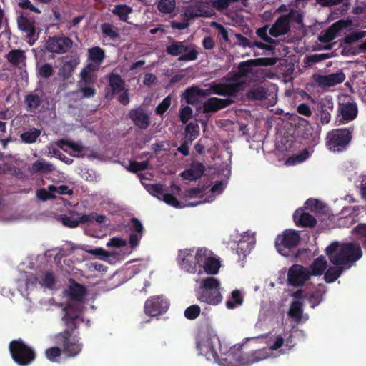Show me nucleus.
<instances>
[{"label": "nucleus", "mask_w": 366, "mask_h": 366, "mask_svg": "<svg viewBox=\"0 0 366 366\" xmlns=\"http://www.w3.org/2000/svg\"><path fill=\"white\" fill-rule=\"evenodd\" d=\"M268 357L267 351L263 350H257L251 353L243 355L241 350L237 353L230 352L224 361L227 362L228 359L237 360V365L227 366H250L253 363L264 360Z\"/></svg>", "instance_id": "obj_10"}, {"label": "nucleus", "mask_w": 366, "mask_h": 366, "mask_svg": "<svg viewBox=\"0 0 366 366\" xmlns=\"http://www.w3.org/2000/svg\"><path fill=\"white\" fill-rule=\"evenodd\" d=\"M55 341H56V340H55ZM56 344L57 345V343H56ZM58 345H59V344H58ZM59 346L62 347V350L59 347H49L46 350L45 355L49 361L54 362H58L57 358L61 355L62 352L65 353L66 357H74V356H69L66 352H64L63 346H61L60 345H59Z\"/></svg>", "instance_id": "obj_38"}, {"label": "nucleus", "mask_w": 366, "mask_h": 366, "mask_svg": "<svg viewBox=\"0 0 366 366\" xmlns=\"http://www.w3.org/2000/svg\"><path fill=\"white\" fill-rule=\"evenodd\" d=\"M148 192L153 196L161 199L164 194L163 185L161 184H152L148 186Z\"/></svg>", "instance_id": "obj_61"}, {"label": "nucleus", "mask_w": 366, "mask_h": 366, "mask_svg": "<svg viewBox=\"0 0 366 366\" xmlns=\"http://www.w3.org/2000/svg\"><path fill=\"white\" fill-rule=\"evenodd\" d=\"M334 102L332 97L330 95L321 99L317 104V117L322 125L328 124L331 120V112L333 111Z\"/></svg>", "instance_id": "obj_18"}, {"label": "nucleus", "mask_w": 366, "mask_h": 366, "mask_svg": "<svg viewBox=\"0 0 366 366\" xmlns=\"http://www.w3.org/2000/svg\"><path fill=\"white\" fill-rule=\"evenodd\" d=\"M205 172L204 165L199 162H192L190 168L181 173L183 179L195 181L200 178Z\"/></svg>", "instance_id": "obj_27"}, {"label": "nucleus", "mask_w": 366, "mask_h": 366, "mask_svg": "<svg viewBox=\"0 0 366 366\" xmlns=\"http://www.w3.org/2000/svg\"><path fill=\"white\" fill-rule=\"evenodd\" d=\"M59 219L63 225L69 228H75L81 223L80 222V217L79 218H75L74 217H69L66 214H61L59 217Z\"/></svg>", "instance_id": "obj_51"}, {"label": "nucleus", "mask_w": 366, "mask_h": 366, "mask_svg": "<svg viewBox=\"0 0 366 366\" xmlns=\"http://www.w3.org/2000/svg\"><path fill=\"white\" fill-rule=\"evenodd\" d=\"M40 284L45 287L52 288L55 284V277L53 272H46L41 277Z\"/></svg>", "instance_id": "obj_58"}, {"label": "nucleus", "mask_w": 366, "mask_h": 366, "mask_svg": "<svg viewBox=\"0 0 366 366\" xmlns=\"http://www.w3.org/2000/svg\"><path fill=\"white\" fill-rule=\"evenodd\" d=\"M211 255H212L211 250L206 248H199L194 255L197 266L202 267Z\"/></svg>", "instance_id": "obj_46"}, {"label": "nucleus", "mask_w": 366, "mask_h": 366, "mask_svg": "<svg viewBox=\"0 0 366 366\" xmlns=\"http://www.w3.org/2000/svg\"><path fill=\"white\" fill-rule=\"evenodd\" d=\"M303 304L301 301L296 300L291 303L288 315L297 321H300L303 313Z\"/></svg>", "instance_id": "obj_43"}, {"label": "nucleus", "mask_w": 366, "mask_h": 366, "mask_svg": "<svg viewBox=\"0 0 366 366\" xmlns=\"http://www.w3.org/2000/svg\"><path fill=\"white\" fill-rule=\"evenodd\" d=\"M253 237L249 234L244 235L242 240H239L237 244L236 252L239 255V258L244 259L251 249L250 244L253 241Z\"/></svg>", "instance_id": "obj_31"}, {"label": "nucleus", "mask_w": 366, "mask_h": 366, "mask_svg": "<svg viewBox=\"0 0 366 366\" xmlns=\"http://www.w3.org/2000/svg\"><path fill=\"white\" fill-rule=\"evenodd\" d=\"M235 102L232 97H227L225 99L210 97L203 103V113H214L220 109L229 107Z\"/></svg>", "instance_id": "obj_20"}, {"label": "nucleus", "mask_w": 366, "mask_h": 366, "mask_svg": "<svg viewBox=\"0 0 366 366\" xmlns=\"http://www.w3.org/2000/svg\"><path fill=\"white\" fill-rule=\"evenodd\" d=\"M325 291L322 287H317L312 292L305 293L304 297L307 299L311 305V307L314 308L317 306L323 300V295Z\"/></svg>", "instance_id": "obj_32"}, {"label": "nucleus", "mask_w": 366, "mask_h": 366, "mask_svg": "<svg viewBox=\"0 0 366 366\" xmlns=\"http://www.w3.org/2000/svg\"><path fill=\"white\" fill-rule=\"evenodd\" d=\"M202 267L207 274H216L219 270L220 262L211 255Z\"/></svg>", "instance_id": "obj_44"}, {"label": "nucleus", "mask_w": 366, "mask_h": 366, "mask_svg": "<svg viewBox=\"0 0 366 366\" xmlns=\"http://www.w3.org/2000/svg\"><path fill=\"white\" fill-rule=\"evenodd\" d=\"M112 11L122 21L128 22V16L133 12V9L127 4H117L114 6Z\"/></svg>", "instance_id": "obj_35"}, {"label": "nucleus", "mask_w": 366, "mask_h": 366, "mask_svg": "<svg viewBox=\"0 0 366 366\" xmlns=\"http://www.w3.org/2000/svg\"><path fill=\"white\" fill-rule=\"evenodd\" d=\"M242 77L240 76L239 72L232 71L229 72L227 78L225 79L226 83H215L213 82L214 84H223L226 85L229 87H233V92L230 94H219V96L229 97H232L234 99L238 96L239 93L242 92L244 86L245 85V82L244 81H240Z\"/></svg>", "instance_id": "obj_19"}, {"label": "nucleus", "mask_w": 366, "mask_h": 366, "mask_svg": "<svg viewBox=\"0 0 366 366\" xmlns=\"http://www.w3.org/2000/svg\"><path fill=\"white\" fill-rule=\"evenodd\" d=\"M311 276L310 269L300 264L292 265L288 270L287 281L289 285L300 287L307 281Z\"/></svg>", "instance_id": "obj_14"}, {"label": "nucleus", "mask_w": 366, "mask_h": 366, "mask_svg": "<svg viewBox=\"0 0 366 366\" xmlns=\"http://www.w3.org/2000/svg\"><path fill=\"white\" fill-rule=\"evenodd\" d=\"M177 261L181 268L184 271L189 273H195L197 272V264L193 254V250H179Z\"/></svg>", "instance_id": "obj_22"}, {"label": "nucleus", "mask_w": 366, "mask_h": 366, "mask_svg": "<svg viewBox=\"0 0 366 366\" xmlns=\"http://www.w3.org/2000/svg\"><path fill=\"white\" fill-rule=\"evenodd\" d=\"M327 266V261L322 257H319L315 259L310 267V273L313 276H320L323 274Z\"/></svg>", "instance_id": "obj_36"}, {"label": "nucleus", "mask_w": 366, "mask_h": 366, "mask_svg": "<svg viewBox=\"0 0 366 366\" xmlns=\"http://www.w3.org/2000/svg\"><path fill=\"white\" fill-rule=\"evenodd\" d=\"M127 116L133 124L140 129H147L150 125V117L142 107L131 109Z\"/></svg>", "instance_id": "obj_21"}, {"label": "nucleus", "mask_w": 366, "mask_h": 366, "mask_svg": "<svg viewBox=\"0 0 366 366\" xmlns=\"http://www.w3.org/2000/svg\"><path fill=\"white\" fill-rule=\"evenodd\" d=\"M165 51L171 56L178 57L179 61H195L199 54L197 46L186 41L172 40L166 46Z\"/></svg>", "instance_id": "obj_8"}, {"label": "nucleus", "mask_w": 366, "mask_h": 366, "mask_svg": "<svg viewBox=\"0 0 366 366\" xmlns=\"http://www.w3.org/2000/svg\"><path fill=\"white\" fill-rule=\"evenodd\" d=\"M107 217L103 214H99L97 212H92L89 214H82L80 217V222L83 224H92L97 222L99 224L105 223Z\"/></svg>", "instance_id": "obj_40"}, {"label": "nucleus", "mask_w": 366, "mask_h": 366, "mask_svg": "<svg viewBox=\"0 0 366 366\" xmlns=\"http://www.w3.org/2000/svg\"><path fill=\"white\" fill-rule=\"evenodd\" d=\"M55 170L54 166L44 159H39L35 161L30 168L32 174L42 173L49 174Z\"/></svg>", "instance_id": "obj_30"}, {"label": "nucleus", "mask_w": 366, "mask_h": 366, "mask_svg": "<svg viewBox=\"0 0 366 366\" xmlns=\"http://www.w3.org/2000/svg\"><path fill=\"white\" fill-rule=\"evenodd\" d=\"M337 112L338 115L341 117V123L352 121L357 116V105L350 97H345L338 102Z\"/></svg>", "instance_id": "obj_12"}, {"label": "nucleus", "mask_w": 366, "mask_h": 366, "mask_svg": "<svg viewBox=\"0 0 366 366\" xmlns=\"http://www.w3.org/2000/svg\"><path fill=\"white\" fill-rule=\"evenodd\" d=\"M169 307V302L163 295L152 296L144 303V312L151 317L165 313Z\"/></svg>", "instance_id": "obj_11"}, {"label": "nucleus", "mask_w": 366, "mask_h": 366, "mask_svg": "<svg viewBox=\"0 0 366 366\" xmlns=\"http://www.w3.org/2000/svg\"><path fill=\"white\" fill-rule=\"evenodd\" d=\"M172 103V98L169 95L166 97L162 102H160L155 109V112L158 115H162L170 107Z\"/></svg>", "instance_id": "obj_60"}, {"label": "nucleus", "mask_w": 366, "mask_h": 366, "mask_svg": "<svg viewBox=\"0 0 366 366\" xmlns=\"http://www.w3.org/2000/svg\"><path fill=\"white\" fill-rule=\"evenodd\" d=\"M9 350L12 360L19 366H29L36 358L34 348L26 345L21 338L11 341Z\"/></svg>", "instance_id": "obj_7"}, {"label": "nucleus", "mask_w": 366, "mask_h": 366, "mask_svg": "<svg viewBox=\"0 0 366 366\" xmlns=\"http://www.w3.org/2000/svg\"><path fill=\"white\" fill-rule=\"evenodd\" d=\"M345 75L342 71H340L327 75H319L316 79V81L320 86L329 87L341 84L345 81Z\"/></svg>", "instance_id": "obj_26"}, {"label": "nucleus", "mask_w": 366, "mask_h": 366, "mask_svg": "<svg viewBox=\"0 0 366 366\" xmlns=\"http://www.w3.org/2000/svg\"><path fill=\"white\" fill-rule=\"evenodd\" d=\"M48 152L49 154H52L54 157L57 159L61 160L67 164H71L73 162V159L66 157L64 154H63L60 151L56 148L54 145L49 144L46 146Z\"/></svg>", "instance_id": "obj_52"}, {"label": "nucleus", "mask_w": 366, "mask_h": 366, "mask_svg": "<svg viewBox=\"0 0 366 366\" xmlns=\"http://www.w3.org/2000/svg\"><path fill=\"white\" fill-rule=\"evenodd\" d=\"M201 308L198 305H192L186 308L184 315L189 320H195L200 314Z\"/></svg>", "instance_id": "obj_55"}, {"label": "nucleus", "mask_w": 366, "mask_h": 366, "mask_svg": "<svg viewBox=\"0 0 366 366\" xmlns=\"http://www.w3.org/2000/svg\"><path fill=\"white\" fill-rule=\"evenodd\" d=\"M54 69L51 64L44 63L37 66V75L42 79H47L53 76Z\"/></svg>", "instance_id": "obj_49"}, {"label": "nucleus", "mask_w": 366, "mask_h": 366, "mask_svg": "<svg viewBox=\"0 0 366 366\" xmlns=\"http://www.w3.org/2000/svg\"><path fill=\"white\" fill-rule=\"evenodd\" d=\"M209 11H206L200 6H194L187 8L184 12L186 21L194 19L198 16H209Z\"/></svg>", "instance_id": "obj_37"}, {"label": "nucleus", "mask_w": 366, "mask_h": 366, "mask_svg": "<svg viewBox=\"0 0 366 366\" xmlns=\"http://www.w3.org/2000/svg\"><path fill=\"white\" fill-rule=\"evenodd\" d=\"M88 53L89 59L97 64V66L100 65L105 58V52L104 49L99 46H94L89 49Z\"/></svg>", "instance_id": "obj_41"}, {"label": "nucleus", "mask_w": 366, "mask_h": 366, "mask_svg": "<svg viewBox=\"0 0 366 366\" xmlns=\"http://www.w3.org/2000/svg\"><path fill=\"white\" fill-rule=\"evenodd\" d=\"M48 189L50 192H54V193H57L59 194H68L71 195L73 194V190L69 189L67 185H60L59 187H56L54 185H49Z\"/></svg>", "instance_id": "obj_64"}, {"label": "nucleus", "mask_w": 366, "mask_h": 366, "mask_svg": "<svg viewBox=\"0 0 366 366\" xmlns=\"http://www.w3.org/2000/svg\"><path fill=\"white\" fill-rule=\"evenodd\" d=\"M268 28H269V26H267V25H266L263 27L259 28V29H257L256 34L264 41H265L269 44H275L276 41L267 35Z\"/></svg>", "instance_id": "obj_63"}, {"label": "nucleus", "mask_w": 366, "mask_h": 366, "mask_svg": "<svg viewBox=\"0 0 366 366\" xmlns=\"http://www.w3.org/2000/svg\"><path fill=\"white\" fill-rule=\"evenodd\" d=\"M300 241V233L295 230L286 229L275 239V247L280 254L289 256L290 250L295 248Z\"/></svg>", "instance_id": "obj_9"}, {"label": "nucleus", "mask_w": 366, "mask_h": 366, "mask_svg": "<svg viewBox=\"0 0 366 366\" xmlns=\"http://www.w3.org/2000/svg\"><path fill=\"white\" fill-rule=\"evenodd\" d=\"M94 69V68H93L92 64H88L86 67L81 70L80 74L81 78L86 85H89L91 83H92V79H94V77L91 74V71Z\"/></svg>", "instance_id": "obj_59"}, {"label": "nucleus", "mask_w": 366, "mask_h": 366, "mask_svg": "<svg viewBox=\"0 0 366 366\" xmlns=\"http://www.w3.org/2000/svg\"><path fill=\"white\" fill-rule=\"evenodd\" d=\"M109 85L112 88L113 94H117L124 89L125 83L121 76L111 73L108 77Z\"/></svg>", "instance_id": "obj_34"}, {"label": "nucleus", "mask_w": 366, "mask_h": 366, "mask_svg": "<svg viewBox=\"0 0 366 366\" xmlns=\"http://www.w3.org/2000/svg\"><path fill=\"white\" fill-rule=\"evenodd\" d=\"M352 128H338L329 131L325 137L327 148L334 153L345 151L352 139Z\"/></svg>", "instance_id": "obj_6"}, {"label": "nucleus", "mask_w": 366, "mask_h": 366, "mask_svg": "<svg viewBox=\"0 0 366 366\" xmlns=\"http://www.w3.org/2000/svg\"><path fill=\"white\" fill-rule=\"evenodd\" d=\"M290 14L280 16L269 29V34L275 38L286 34L290 29Z\"/></svg>", "instance_id": "obj_24"}, {"label": "nucleus", "mask_w": 366, "mask_h": 366, "mask_svg": "<svg viewBox=\"0 0 366 366\" xmlns=\"http://www.w3.org/2000/svg\"><path fill=\"white\" fill-rule=\"evenodd\" d=\"M102 33L111 39L119 38V29L109 23H104L101 25Z\"/></svg>", "instance_id": "obj_45"}, {"label": "nucleus", "mask_w": 366, "mask_h": 366, "mask_svg": "<svg viewBox=\"0 0 366 366\" xmlns=\"http://www.w3.org/2000/svg\"><path fill=\"white\" fill-rule=\"evenodd\" d=\"M26 55L24 50L12 49L7 54V60L12 64L18 66L21 62L24 61Z\"/></svg>", "instance_id": "obj_42"}, {"label": "nucleus", "mask_w": 366, "mask_h": 366, "mask_svg": "<svg viewBox=\"0 0 366 366\" xmlns=\"http://www.w3.org/2000/svg\"><path fill=\"white\" fill-rule=\"evenodd\" d=\"M69 286L66 290L69 302L63 309L64 315L62 320L66 328L56 336L57 344L63 346L64 352L69 356H76L82 350L83 345L79 342V338L72 337L75 330L84 322L81 314L83 310V303L86 295V287L78 283L74 279L69 280Z\"/></svg>", "instance_id": "obj_1"}, {"label": "nucleus", "mask_w": 366, "mask_h": 366, "mask_svg": "<svg viewBox=\"0 0 366 366\" xmlns=\"http://www.w3.org/2000/svg\"><path fill=\"white\" fill-rule=\"evenodd\" d=\"M247 97L249 100H264L268 97V90L262 86H252L247 92Z\"/></svg>", "instance_id": "obj_33"}, {"label": "nucleus", "mask_w": 366, "mask_h": 366, "mask_svg": "<svg viewBox=\"0 0 366 366\" xmlns=\"http://www.w3.org/2000/svg\"><path fill=\"white\" fill-rule=\"evenodd\" d=\"M18 29L26 34L28 39L27 42L32 46L38 40L39 34L37 32V28L34 20L29 19L24 14H21L16 19Z\"/></svg>", "instance_id": "obj_13"}, {"label": "nucleus", "mask_w": 366, "mask_h": 366, "mask_svg": "<svg viewBox=\"0 0 366 366\" xmlns=\"http://www.w3.org/2000/svg\"><path fill=\"white\" fill-rule=\"evenodd\" d=\"M345 26L346 24L342 20L335 22L330 26L323 34L319 36L320 41L323 43H330L335 39L337 32Z\"/></svg>", "instance_id": "obj_28"}, {"label": "nucleus", "mask_w": 366, "mask_h": 366, "mask_svg": "<svg viewBox=\"0 0 366 366\" xmlns=\"http://www.w3.org/2000/svg\"><path fill=\"white\" fill-rule=\"evenodd\" d=\"M129 244L132 249H135L143 237L144 227L141 222L136 217H132L129 225Z\"/></svg>", "instance_id": "obj_23"}, {"label": "nucleus", "mask_w": 366, "mask_h": 366, "mask_svg": "<svg viewBox=\"0 0 366 366\" xmlns=\"http://www.w3.org/2000/svg\"><path fill=\"white\" fill-rule=\"evenodd\" d=\"M365 35L366 32L363 31L352 32L346 35L342 41L345 44H350L362 39Z\"/></svg>", "instance_id": "obj_53"}, {"label": "nucleus", "mask_w": 366, "mask_h": 366, "mask_svg": "<svg viewBox=\"0 0 366 366\" xmlns=\"http://www.w3.org/2000/svg\"><path fill=\"white\" fill-rule=\"evenodd\" d=\"M330 262L335 267L328 268L324 275L327 283L335 282L342 272L350 268L362 257V251L360 244L348 242L340 244L332 242L325 249Z\"/></svg>", "instance_id": "obj_2"}, {"label": "nucleus", "mask_w": 366, "mask_h": 366, "mask_svg": "<svg viewBox=\"0 0 366 366\" xmlns=\"http://www.w3.org/2000/svg\"><path fill=\"white\" fill-rule=\"evenodd\" d=\"M72 41L66 36H49L46 41L45 48L51 53L64 54L72 46Z\"/></svg>", "instance_id": "obj_16"}, {"label": "nucleus", "mask_w": 366, "mask_h": 366, "mask_svg": "<svg viewBox=\"0 0 366 366\" xmlns=\"http://www.w3.org/2000/svg\"><path fill=\"white\" fill-rule=\"evenodd\" d=\"M45 99L44 92L41 89H35L24 97L26 110L31 113H36L44 107Z\"/></svg>", "instance_id": "obj_17"}, {"label": "nucleus", "mask_w": 366, "mask_h": 366, "mask_svg": "<svg viewBox=\"0 0 366 366\" xmlns=\"http://www.w3.org/2000/svg\"><path fill=\"white\" fill-rule=\"evenodd\" d=\"M185 139L193 138V140L197 137L199 134V126L197 123L189 122L185 127Z\"/></svg>", "instance_id": "obj_54"}, {"label": "nucleus", "mask_w": 366, "mask_h": 366, "mask_svg": "<svg viewBox=\"0 0 366 366\" xmlns=\"http://www.w3.org/2000/svg\"><path fill=\"white\" fill-rule=\"evenodd\" d=\"M243 302V298L239 290H234L232 292V299L226 302V307L228 309H234L237 306L241 305Z\"/></svg>", "instance_id": "obj_48"}, {"label": "nucleus", "mask_w": 366, "mask_h": 366, "mask_svg": "<svg viewBox=\"0 0 366 366\" xmlns=\"http://www.w3.org/2000/svg\"><path fill=\"white\" fill-rule=\"evenodd\" d=\"M217 342L219 340L211 323L208 321L202 323L196 337V347L199 354L204 356L207 360L219 362V355L214 347Z\"/></svg>", "instance_id": "obj_3"}, {"label": "nucleus", "mask_w": 366, "mask_h": 366, "mask_svg": "<svg viewBox=\"0 0 366 366\" xmlns=\"http://www.w3.org/2000/svg\"><path fill=\"white\" fill-rule=\"evenodd\" d=\"M293 220L295 224L300 227H313L317 224L316 219L301 208L294 212Z\"/></svg>", "instance_id": "obj_25"}, {"label": "nucleus", "mask_w": 366, "mask_h": 366, "mask_svg": "<svg viewBox=\"0 0 366 366\" xmlns=\"http://www.w3.org/2000/svg\"><path fill=\"white\" fill-rule=\"evenodd\" d=\"M165 203L169 205H171L175 208H182L184 207V204H182L173 194L164 193L162 199Z\"/></svg>", "instance_id": "obj_57"}, {"label": "nucleus", "mask_w": 366, "mask_h": 366, "mask_svg": "<svg viewBox=\"0 0 366 366\" xmlns=\"http://www.w3.org/2000/svg\"><path fill=\"white\" fill-rule=\"evenodd\" d=\"M195 292L197 299L201 302L217 305L222 301L220 282L213 277L202 279Z\"/></svg>", "instance_id": "obj_4"}, {"label": "nucleus", "mask_w": 366, "mask_h": 366, "mask_svg": "<svg viewBox=\"0 0 366 366\" xmlns=\"http://www.w3.org/2000/svg\"><path fill=\"white\" fill-rule=\"evenodd\" d=\"M352 234L366 251V224H358L353 228Z\"/></svg>", "instance_id": "obj_39"}, {"label": "nucleus", "mask_w": 366, "mask_h": 366, "mask_svg": "<svg viewBox=\"0 0 366 366\" xmlns=\"http://www.w3.org/2000/svg\"><path fill=\"white\" fill-rule=\"evenodd\" d=\"M149 161H144L141 162H138L136 161L130 162L127 169L133 173H137V172L144 171L148 168Z\"/></svg>", "instance_id": "obj_56"}, {"label": "nucleus", "mask_w": 366, "mask_h": 366, "mask_svg": "<svg viewBox=\"0 0 366 366\" xmlns=\"http://www.w3.org/2000/svg\"><path fill=\"white\" fill-rule=\"evenodd\" d=\"M176 6L175 0H160L157 4L159 11L164 14H171Z\"/></svg>", "instance_id": "obj_50"}, {"label": "nucleus", "mask_w": 366, "mask_h": 366, "mask_svg": "<svg viewBox=\"0 0 366 366\" xmlns=\"http://www.w3.org/2000/svg\"><path fill=\"white\" fill-rule=\"evenodd\" d=\"M79 63V57L71 56L69 60L64 62L59 70V75L64 79H69Z\"/></svg>", "instance_id": "obj_29"}, {"label": "nucleus", "mask_w": 366, "mask_h": 366, "mask_svg": "<svg viewBox=\"0 0 366 366\" xmlns=\"http://www.w3.org/2000/svg\"><path fill=\"white\" fill-rule=\"evenodd\" d=\"M36 194L37 198L43 202L56 198L54 192H50L48 189L44 188L37 189Z\"/></svg>", "instance_id": "obj_62"}, {"label": "nucleus", "mask_w": 366, "mask_h": 366, "mask_svg": "<svg viewBox=\"0 0 366 366\" xmlns=\"http://www.w3.org/2000/svg\"><path fill=\"white\" fill-rule=\"evenodd\" d=\"M276 59L272 57H262L247 60L239 63L237 67V71L242 78L247 77L249 74L252 73V66H272L276 64Z\"/></svg>", "instance_id": "obj_15"}, {"label": "nucleus", "mask_w": 366, "mask_h": 366, "mask_svg": "<svg viewBox=\"0 0 366 366\" xmlns=\"http://www.w3.org/2000/svg\"><path fill=\"white\" fill-rule=\"evenodd\" d=\"M41 131L38 129L33 128L32 129L25 132L20 135L21 141L26 144L34 143L37 138L40 136Z\"/></svg>", "instance_id": "obj_47"}, {"label": "nucleus", "mask_w": 366, "mask_h": 366, "mask_svg": "<svg viewBox=\"0 0 366 366\" xmlns=\"http://www.w3.org/2000/svg\"><path fill=\"white\" fill-rule=\"evenodd\" d=\"M234 88L229 87L223 84H214L212 82L209 84L207 89H202L197 86H192L187 88L182 94L187 104L194 105L199 102L201 97H206L212 94H230L233 92Z\"/></svg>", "instance_id": "obj_5"}]
</instances>
